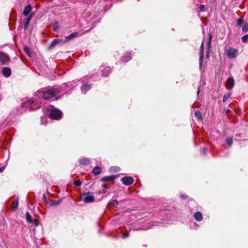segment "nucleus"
Listing matches in <instances>:
<instances>
[{
  "mask_svg": "<svg viewBox=\"0 0 248 248\" xmlns=\"http://www.w3.org/2000/svg\"><path fill=\"white\" fill-rule=\"evenodd\" d=\"M61 92L57 88L50 87L49 88H43L35 93V96L39 98L46 100L59 98Z\"/></svg>",
  "mask_w": 248,
  "mask_h": 248,
  "instance_id": "obj_1",
  "label": "nucleus"
},
{
  "mask_svg": "<svg viewBox=\"0 0 248 248\" xmlns=\"http://www.w3.org/2000/svg\"><path fill=\"white\" fill-rule=\"evenodd\" d=\"M41 102H39L37 100H29L26 102H25L23 103L22 105V106L24 107H29L30 110H34L35 109H37L40 107Z\"/></svg>",
  "mask_w": 248,
  "mask_h": 248,
  "instance_id": "obj_2",
  "label": "nucleus"
},
{
  "mask_svg": "<svg viewBox=\"0 0 248 248\" xmlns=\"http://www.w3.org/2000/svg\"><path fill=\"white\" fill-rule=\"evenodd\" d=\"M225 51L227 57L230 59L235 58L238 55V50L232 47H230L226 49Z\"/></svg>",
  "mask_w": 248,
  "mask_h": 248,
  "instance_id": "obj_3",
  "label": "nucleus"
},
{
  "mask_svg": "<svg viewBox=\"0 0 248 248\" xmlns=\"http://www.w3.org/2000/svg\"><path fill=\"white\" fill-rule=\"evenodd\" d=\"M50 116L52 119H59L62 117V113L60 110L53 108L51 109Z\"/></svg>",
  "mask_w": 248,
  "mask_h": 248,
  "instance_id": "obj_4",
  "label": "nucleus"
},
{
  "mask_svg": "<svg viewBox=\"0 0 248 248\" xmlns=\"http://www.w3.org/2000/svg\"><path fill=\"white\" fill-rule=\"evenodd\" d=\"M10 61L9 57L3 53H0V62L1 65L6 64Z\"/></svg>",
  "mask_w": 248,
  "mask_h": 248,
  "instance_id": "obj_5",
  "label": "nucleus"
},
{
  "mask_svg": "<svg viewBox=\"0 0 248 248\" xmlns=\"http://www.w3.org/2000/svg\"><path fill=\"white\" fill-rule=\"evenodd\" d=\"M203 50H204V46L203 42H202L201 47H200V58H199V65L200 67L201 68L202 67V62H203Z\"/></svg>",
  "mask_w": 248,
  "mask_h": 248,
  "instance_id": "obj_6",
  "label": "nucleus"
},
{
  "mask_svg": "<svg viewBox=\"0 0 248 248\" xmlns=\"http://www.w3.org/2000/svg\"><path fill=\"white\" fill-rule=\"evenodd\" d=\"M122 181L124 185L128 186L133 183L134 180L131 177H124L122 179Z\"/></svg>",
  "mask_w": 248,
  "mask_h": 248,
  "instance_id": "obj_7",
  "label": "nucleus"
},
{
  "mask_svg": "<svg viewBox=\"0 0 248 248\" xmlns=\"http://www.w3.org/2000/svg\"><path fill=\"white\" fill-rule=\"evenodd\" d=\"M116 178V177L114 175L105 176L101 178V181L104 182L107 181L113 182L115 180Z\"/></svg>",
  "mask_w": 248,
  "mask_h": 248,
  "instance_id": "obj_8",
  "label": "nucleus"
},
{
  "mask_svg": "<svg viewBox=\"0 0 248 248\" xmlns=\"http://www.w3.org/2000/svg\"><path fill=\"white\" fill-rule=\"evenodd\" d=\"M2 73L5 77H9L11 75V70L9 67H4L2 70Z\"/></svg>",
  "mask_w": 248,
  "mask_h": 248,
  "instance_id": "obj_9",
  "label": "nucleus"
},
{
  "mask_svg": "<svg viewBox=\"0 0 248 248\" xmlns=\"http://www.w3.org/2000/svg\"><path fill=\"white\" fill-rule=\"evenodd\" d=\"M34 16V13H31V15H30L27 18L26 20V21L24 25V30H26L29 26V25L30 24V22L32 19V17Z\"/></svg>",
  "mask_w": 248,
  "mask_h": 248,
  "instance_id": "obj_10",
  "label": "nucleus"
},
{
  "mask_svg": "<svg viewBox=\"0 0 248 248\" xmlns=\"http://www.w3.org/2000/svg\"><path fill=\"white\" fill-rule=\"evenodd\" d=\"M94 198L93 196L87 193L84 198L83 201L85 203H89L93 202Z\"/></svg>",
  "mask_w": 248,
  "mask_h": 248,
  "instance_id": "obj_11",
  "label": "nucleus"
},
{
  "mask_svg": "<svg viewBox=\"0 0 248 248\" xmlns=\"http://www.w3.org/2000/svg\"><path fill=\"white\" fill-rule=\"evenodd\" d=\"M91 88V84L89 83H83L81 87V90L83 93H86Z\"/></svg>",
  "mask_w": 248,
  "mask_h": 248,
  "instance_id": "obj_12",
  "label": "nucleus"
},
{
  "mask_svg": "<svg viewBox=\"0 0 248 248\" xmlns=\"http://www.w3.org/2000/svg\"><path fill=\"white\" fill-rule=\"evenodd\" d=\"M234 85V80L232 78H229L227 81L226 86L228 89H232Z\"/></svg>",
  "mask_w": 248,
  "mask_h": 248,
  "instance_id": "obj_13",
  "label": "nucleus"
},
{
  "mask_svg": "<svg viewBox=\"0 0 248 248\" xmlns=\"http://www.w3.org/2000/svg\"><path fill=\"white\" fill-rule=\"evenodd\" d=\"M131 59V53L129 52H126L123 57L122 60L123 62H127Z\"/></svg>",
  "mask_w": 248,
  "mask_h": 248,
  "instance_id": "obj_14",
  "label": "nucleus"
},
{
  "mask_svg": "<svg viewBox=\"0 0 248 248\" xmlns=\"http://www.w3.org/2000/svg\"><path fill=\"white\" fill-rule=\"evenodd\" d=\"M31 10L32 7L31 5H28L26 6L24 8L23 15L24 16H27L28 15H29Z\"/></svg>",
  "mask_w": 248,
  "mask_h": 248,
  "instance_id": "obj_15",
  "label": "nucleus"
},
{
  "mask_svg": "<svg viewBox=\"0 0 248 248\" xmlns=\"http://www.w3.org/2000/svg\"><path fill=\"white\" fill-rule=\"evenodd\" d=\"M78 35V33L75 32L70 34L68 36L66 37L65 39V42H68L69 41L71 40L72 39L76 37Z\"/></svg>",
  "mask_w": 248,
  "mask_h": 248,
  "instance_id": "obj_16",
  "label": "nucleus"
},
{
  "mask_svg": "<svg viewBox=\"0 0 248 248\" xmlns=\"http://www.w3.org/2000/svg\"><path fill=\"white\" fill-rule=\"evenodd\" d=\"M195 219L197 221H201L202 219V215L201 212H197L194 215Z\"/></svg>",
  "mask_w": 248,
  "mask_h": 248,
  "instance_id": "obj_17",
  "label": "nucleus"
},
{
  "mask_svg": "<svg viewBox=\"0 0 248 248\" xmlns=\"http://www.w3.org/2000/svg\"><path fill=\"white\" fill-rule=\"evenodd\" d=\"M60 39H55L53 40L48 47L49 49L54 48L57 44L60 43Z\"/></svg>",
  "mask_w": 248,
  "mask_h": 248,
  "instance_id": "obj_18",
  "label": "nucleus"
},
{
  "mask_svg": "<svg viewBox=\"0 0 248 248\" xmlns=\"http://www.w3.org/2000/svg\"><path fill=\"white\" fill-rule=\"evenodd\" d=\"M110 72V68L109 67H106L102 70V75L104 76H107Z\"/></svg>",
  "mask_w": 248,
  "mask_h": 248,
  "instance_id": "obj_19",
  "label": "nucleus"
},
{
  "mask_svg": "<svg viewBox=\"0 0 248 248\" xmlns=\"http://www.w3.org/2000/svg\"><path fill=\"white\" fill-rule=\"evenodd\" d=\"M92 171L95 175H98L101 173L100 168L96 166L93 169Z\"/></svg>",
  "mask_w": 248,
  "mask_h": 248,
  "instance_id": "obj_20",
  "label": "nucleus"
},
{
  "mask_svg": "<svg viewBox=\"0 0 248 248\" xmlns=\"http://www.w3.org/2000/svg\"><path fill=\"white\" fill-rule=\"evenodd\" d=\"M18 200L14 201L13 202V205H12V208L13 211H16L17 209V206H18Z\"/></svg>",
  "mask_w": 248,
  "mask_h": 248,
  "instance_id": "obj_21",
  "label": "nucleus"
},
{
  "mask_svg": "<svg viewBox=\"0 0 248 248\" xmlns=\"http://www.w3.org/2000/svg\"><path fill=\"white\" fill-rule=\"evenodd\" d=\"M211 40H212V35H211V34H210L208 43H207V46L208 50H209L211 47Z\"/></svg>",
  "mask_w": 248,
  "mask_h": 248,
  "instance_id": "obj_22",
  "label": "nucleus"
},
{
  "mask_svg": "<svg viewBox=\"0 0 248 248\" xmlns=\"http://www.w3.org/2000/svg\"><path fill=\"white\" fill-rule=\"evenodd\" d=\"M89 163L88 159L83 158L80 160V163L84 165H87Z\"/></svg>",
  "mask_w": 248,
  "mask_h": 248,
  "instance_id": "obj_23",
  "label": "nucleus"
},
{
  "mask_svg": "<svg viewBox=\"0 0 248 248\" xmlns=\"http://www.w3.org/2000/svg\"><path fill=\"white\" fill-rule=\"evenodd\" d=\"M231 96V93H226L223 98V102H225L230 98Z\"/></svg>",
  "mask_w": 248,
  "mask_h": 248,
  "instance_id": "obj_24",
  "label": "nucleus"
},
{
  "mask_svg": "<svg viewBox=\"0 0 248 248\" xmlns=\"http://www.w3.org/2000/svg\"><path fill=\"white\" fill-rule=\"evenodd\" d=\"M194 115L199 119H202V115L200 111L197 110L194 112Z\"/></svg>",
  "mask_w": 248,
  "mask_h": 248,
  "instance_id": "obj_25",
  "label": "nucleus"
},
{
  "mask_svg": "<svg viewBox=\"0 0 248 248\" xmlns=\"http://www.w3.org/2000/svg\"><path fill=\"white\" fill-rule=\"evenodd\" d=\"M26 220L28 222H31V221L32 220V218H31V216L30 215V214H29V213L27 212L26 214Z\"/></svg>",
  "mask_w": 248,
  "mask_h": 248,
  "instance_id": "obj_26",
  "label": "nucleus"
},
{
  "mask_svg": "<svg viewBox=\"0 0 248 248\" xmlns=\"http://www.w3.org/2000/svg\"><path fill=\"white\" fill-rule=\"evenodd\" d=\"M226 142L229 145V146H231L232 144V138H228L226 140Z\"/></svg>",
  "mask_w": 248,
  "mask_h": 248,
  "instance_id": "obj_27",
  "label": "nucleus"
},
{
  "mask_svg": "<svg viewBox=\"0 0 248 248\" xmlns=\"http://www.w3.org/2000/svg\"><path fill=\"white\" fill-rule=\"evenodd\" d=\"M242 31H248V23H245L243 27H242Z\"/></svg>",
  "mask_w": 248,
  "mask_h": 248,
  "instance_id": "obj_28",
  "label": "nucleus"
},
{
  "mask_svg": "<svg viewBox=\"0 0 248 248\" xmlns=\"http://www.w3.org/2000/svg\"><path fill=\"white\" fill-rule=\"evenodd\" d=\"M248 41V34L245 35L242 37V41L246 43Z\"/></svg>",
  "mask_w": 248,
  "mask_h": 248,
  "instance_id": "obj_29",
  "label": "nucleus"
},
{
  "mask_svg": "<svg viewBox=\"0 0 248 248\" xmlns=\"http://www.w3.org/2000/svg\"><path fill=\"white\" fill-rule=\"evenodd\" d=\"M30 223L34 224L36 226H38L39 225V221L36 219H32Z\"/></svg>",
  "mask_w": 248,
  "mask_h": 248,
  "instance_id": "obj_30",
  "label": "nucleus"
},
{
  "mask_svg": "<svg viewBox=\"0 0 248 248\" xmlns=\"http://www.w3.org/2000/svg\"><path fill=\"white\" fill-rule=\"evenodd\" d=\"M74 185L76 186H79L81 185V182L80 180H77L74 181Z\"/></svg>",
  "mask_w": 248,
  "mask_h": 248,
  "instance_id": "obj_31",
  "label": "nucleus"
},
{
  "mask_svg": "<svg viewBox=\"0 0 248 248\" xmlns=\"http://www.w3.org/2000/svg\"><path fill=\"white\" fill-rule=\"evenodd\" d=\"M243 22V19L242 18H239V19H238V20L237 21V25L238 26H240L242 24Z\"/></svg>",
  "mask_w": 248,
  "mask_h": 248,
  "instance_id": "obj_32",
  "label": "nucleus"
},
{
  "mask_svg": "<svg viewBox=\"0 0 248 248\" xmlns=\"http://www.w3.org/2000/svg\"><path fill=\"white\" fill-rule=\"evenodd\" d=\"M119 170H120V168L117 167H113L112 168H111V169H110L111 171H118Z\"/></svg>",
  "mask_w": 248,
  "mask_h": 248,
  "instance_id": "obj_33",
  "label": "nucleus"
},
{
  "mask_svg": "<svg viewBox=\"0 0 248 248\" xmlns=\"http://www.w3.org/2000/svg\"><path fill=\"white\" fill-rule=\"evenodd\" d=\"M118 202L116 200H113L111 201L109 203V204H118Z\"/></svg>",
  "mask_w": 248,
  "mask_h": 248,
  "instance_id": "obj_34",
  "label": "nucleus"
},
{
  "mask_svg": "<svg viewBox=\"0 0 248 248\" xmlns=\"http://www.w3.org/2000/svg\"><path fill=\"white\" fill-rule=\"evenodd\" d=\"M60 202V201H54L52 202V205H56Z\"/></svg>",
  "mask_w": 248,
  "mask_h": 248,
  "instance_id": "obj_35",
  "label": "nucleus"
},
{
  "mask_svg": "<svg viewBox=\"0 0 248 248\" xmlns=\"http://www.w3.org/2000/svg\"><path fill=\"white\" fill-rule=\"evenodd\" d=\"M54 30L56 31L59 29V26L57 23H56L54 24Z\"/></svg>",
  "mask_w": 248,
  "mask_h": 248,
  "instance_id": "obj_36",
  "label": "nucleus"
},
{
  "mask_svg": "<svg viewBox=\"0 0 248 248\" xmlns=\"http://www.w3.org/2000/svg\"><path fill=\"white\" fill-rule=\"evenodd\" d=\"M204 7H205V6H204V5H203V4H201V5H200V7H199L200 11L201 12H203V9H204Z\"/></svg>",
  "mask_w": 248,
  "mask_h": 248,
  "instance_id": "obj_37",
  "label": "nucleus"
},
{
  "mask_svg": "<svg viewBox=\"0 0 248 248\" xmlns=\"http://www.w3.org/2000/svg\"><path fill=\"white\" fill-rule=\"evenodd\" d=\"M128 233H124L122 235V237L123 238H125L128 236Z\"/></svg>",
  "mask_w": 248,
  "mask_h": 248,
  "instance_id": "obj_38",
  "label": "nucleus"
},
{
  "mask_svg": "<svg viewBox=\"0 0 248 248\" xmlns=\"http://www.w3.org/2000/svg\"><path fill=\"white\" fill-rule=\"evenodd\" d=\"M60 43L59 44H65L67 42H64V41H65V39L64 40H62V39H60Z\"/></svg>",
  "mask_w": 248,
  "mask_h": 248,
  "instance_id": "obj_39",
  "label": "nucleus"
},
{
  "mask_svg": "<svg viewBox=\"0 0 248 248\" xmlns=\"http://www.w3.org/2000/svg\"><path fill=\"white\" fill-rule=\"evenodd\" d=\"M181 198L182 199L184 200V199H186L187 197H186V195L182 194V195H181Z\"/></svg>",
  "mask_w": 248,
  "mask_h": 248,
  "instance_id": "obj_40",
  "label": "nucleus"
},
{
  "mask_svg": "<svg viewBox=\"0 0 248 248\" xmlns=\"http://www.w3.org/2000/svg\"><path fill=\"white\" fill-rule=\"evenodd\" d=\"M25 50L26 51L27 53H28L29 52V48L27 47H25L24 48Z\"/></svg>",
  "mask_w": 248,
  "mask_h": 248,
  "instance_id": "obj_41",
  "label": "nucleus"
},
{
  "mask_svg": "<svg viewBox=\"0 0 248 248\" xmlns=\"http://www.w3.org/2000/svg\"><path fill=\"white\" fill-rule=\"evenodd\" d=\"M206 151V148H205V147H203L202 148V151L203 152V153H205Z\"/></svg>",
  "mask_w": 248,
  "mask_h": 248,
  "instance_id": "obj_42",
  "label": "nucleus"
},
{
  "mask_svg": "<svg viewBox=\"0 0 248 248\" xmlns=\"http://www.w3.org/2000/svg\"><path fill=\"white\" fill-rule=\"evenodd\" d=\"M104 187L106 189L108 188V186H107V184H106L104 185Z\"/></svg>",
  "mask_w": 248,
  "mask_h": 248,
  "instance_id": "obj_43",
  "label": "nucleus"
},
{
  "mask_svg": "<svg viewBox=\"0 0 248 248\" xmlns=\"http://www.w3.org/2000/svg\"><path fill=\"white\" fill-rule=\"evenodd\" d=\"M206 57H207V58L209 57V53L208 52H207L206 54Z\"/></svg>",
  "mask_w": 248,
  "mask_h": 248,
  "instance_id": "obj_44",
  "label": "nucleus"
},
{
  "mask_svg": "<svg viewBox=\"0 0 248 248\" xmlns=\"http://www.w3.org/2000/svg\"><path fill=\"white\" fill-rule=\"evenodd\" d=\"M3 170L2 168H0V172H2Z\"/></svg>",
  "mask_w": 248,
  "mask_h": 248,
  "instance_id": "obj_45",
  "label": "nucleus"
},
{
  "mask_svg": "<svg viewBox=\"0 0 248 248\" xmlns=\"http://www.w3.org/2000/svg\"><path fill=\"white\" fill-rule=\"evenodd\" d=\"M106 191L105 190H103V192L106 193Z\"/></svg>",
  "mask_w": 248,
  "mask_h": 248,
  "instance_id": "obj_46",
  "label": "nucleus"
}]
</instances>
